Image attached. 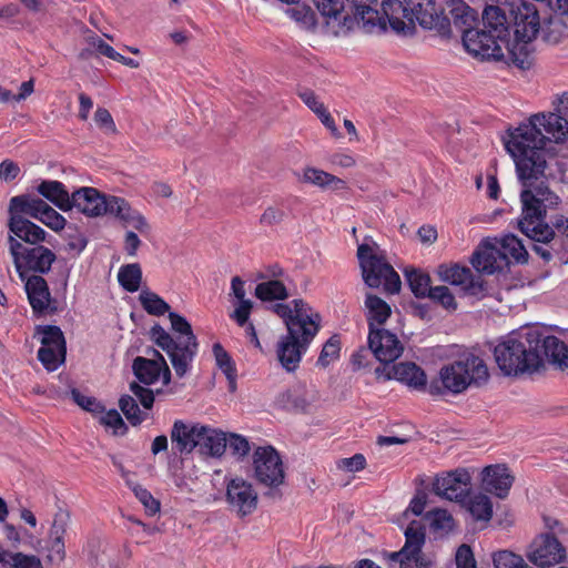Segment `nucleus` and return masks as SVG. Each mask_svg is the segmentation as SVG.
I'll list each match as a JSON object with an SVG mask.
<instances>
[{
	"mask_svg": "<svg viewBox=\"0 0 568 568\" xmlns=\"http://www.w3.org/2000/svg\"><path fill=\"white\" fill-rule=\"evenodd\" d=\"M416 481L420 487L416 488L415 495L412 498L408 508L403 513V518L408 521L410 520V515L418 517L424 515V509L428 500V495L424 488L425 480L423 478H417Z\"/></svg>",
	"mask_w": 568,
	"mask_h": 568,
	"instance_id": "09e8293b",
	"label": "nucleus"
},
{
	"mask_svg": "<svg viewBox=\"0 0 568 568\" xmlns=\"http://www.w3.org/2000/svg\"><path fill=\"white\" fill-rule=\"evenodd\" d=\"M379 246L376 242H364L357 247V260L364 283L371 288L384 286L388 294H397L400 291L402 282L398 273L386 261V257L378 253Z\"/></svg>",
	"mask_w": 568,
	"mask_h": 568,
	"instance_id": "1a4fd4ad",
	"label": "nucleus"
},
{
	"mask_svg": "<svg viewBox=\"0 0 568 568\" xmlns=\"http://www.w3.org/2000/svg\"><path fill=\"white\" fill-rule=\"evenodd\" d=\"M456 568H476V560L471 548L463 544L457 548L456 556Z\"/></svg>",
	"mask_w": 568,
	"mask_h": 568,
	"instance_id": "e2e57ef3",
	"label": "nucleus"
},
{
	"mask_svg": "<svg viewBox=\"0 0 568 568\" xmlns=\"http://www.w3.org/2000/svg\"><path fill=\"white\" fill-rule=\"evenodd\" d=\"M326 24L336 23L341 29L352 30L362 23L365 32L385 30V23L377 11L378 0H313Z\"/></svg>",
	"mask_w": 568,
	"mask_h": 568,
	"instance_id": "39448f33",
	"label": "nucleus"
},
{
	"mask_svg": "<svg viewBox=\"0 0 568 568\" xmlns=\"http://www.w3.org/2000/svg\"><path fill=\"white\" fill-rule=\"evenodd\" d=\"M203 425L199 423H184L178 419L173 423L170 436L174 449L181 455L191 454L199 445L200 429Z\"/></svg>",
	"mask_w": 568,
	"mask_h": 568,
	"instance_id": "393cba45",
	"label": "nucleus"
},
{
	"mask_svg": "<svg viewBox=\"0 0 568 568\" xmlns=\"http://www.w3.org/2000/svg\"><path fill=\"white\" fill-rule=\"evenodd\" d=\"M38 335H41L38 361L49 372H53L65 362L67 342L63 332L55 325H38Z\"/></svg>",
	"mask_w": 568,
	"mask_h": 568,
	"instance_id": "f8f14e48",
	"label": "nucleus"
},
{
	"mask_svg": "<svg viewBox=\"0 0 568 568\" xmlns=\"http://www.w3.org/2000/svg\"><path fill=\"white\" fill-rule=\"evenodd\" d=\"M393 378L416 389L425 388L427 382L425 372L412 362L393 364L385 375V379Z\"/></svg>",
	"mask_w": 568,
	"mask_h": 568,
	"instance_id": "2f4dec72",
	"label": "nucleus"
},
{
	"mask_svg": "<svg viewBox=\"0 0 568 568\" xmlns=\"http://www.w3.org/2000/svg\"><path fill=\"white\" fill-rule=\"evenodd\" d=\"M292 311L295 322L291 321L290 331H300L306 336H316L320 331L321 315L308 306L303 300H294Z\"/></svg>",
	"mask_w": 568,
	"mask_h": 568,
	"instance_id": "cd10ccee",
	"label": "nucleus"
},
{
	"mask_svg": "<svg viewBox=\"0 0 568 568\" xmlns=\"http://www.w3.org/2000/svg\"><path fill=\"white\" fill-rule=\"evenodd\" d=\"M38 221L54 232L63 230L67 223V220L59 212L41 199H38Z\"/></svg>",
	"mask_w": 568,
	"mask_h": 568,
	"instance_id": "c03bdc74",
	"label": "nucleus"
},
{
	"mask_svg": "<svg viewBox=\"0 0 568 568\" xmlns=\"http://www.w3.org/2000/svg\"><path fill=\"white\" fill-rule=\"evenodd\" d=\"M139 301L144 311L154 316H161L170 312V305L156 293L149 290H142Z\"/></svg>",
	"mask_w": 568,
	"mask_h": 568,
	"instance_id": "de8ad7c7",
	"label": "nucleus"
},
{
	"mask_svg": "<svg viewBox=\"0 0 568 568\" xmlns=\"http://www.w3.org/2000/svg\"><path fill=\"white\" fill-rule=\"evenodd\" d=\"M135 497L143 504V506L151 513H156L160 509V503L152 496V494L142 486L133 488Z\"/></svg>",
	"mask_w": 568,
	"mask_h": 568,
	"instance_id": "69168bd1",
	"label": "nucleus"
},
{
	"mask_svg": "<svg viewBox=\"0 0 568 568\" xmlns=\"http://www.w3.org/2000/svg\"><path fill=\"white\" fill-rule=\"evenodd\" d=\"M341 352V338L338 335L331 336L323 345L321 354L317 358V365L325 368L332 362L339 357Z\"/></svg>",
	"mask_w": 568,
	"mask_h": 568,
	"instance_id": "3c124183",
	"label": "nucleus"
},
{
	"mask_svg": "<svg viewBox=\"0 0 568 568\" xmlns=\"http://www.w3.org/2000/svg\"><path fill=\"white\" fill-rule=\"evenodd\" d=\"M129 388L131 393L136 397V402L139 400L145 410H150L153 407L155 396L152 389L142 386L138 382H132Z\"/></svg>",
	"mask_w": 568,
	"mask_h": 568,
	"instance_id": "4d7b16f0",
	"label": "nucleus"
},
{
	"mask_svg": "<svg viewBox=\"0 0 568 568\" xmlns=\"http://www.w3.org/2000/svg\"><path fill=\"white\" fill-rule=\"evenodd\" d=\"M470 263L476 271L485 274L501 272L506 266L501 262L499 248L486 242H483L481 247L474 252Z\"/></svg>",
	"mask_w": 568,
	"mask_h": 568,
	"instance_id": "c756f323",
	"label": "nucleus"
},
{
	"mask_svg": "<svg viewBox=\"0 0 568 568\" xmlns=\"http://www.w3.org/2000/svg\"><path fill=\"white\" fill-rule=\"evenodd\" d=\"M286 14L301 24L304 29H313L316 24L315 13L307 6H296L286 9Z\"/></svg>",
	"mask_w": 568,
	"mask_h": 568,
	"instance_id": "6e6d98bb",
	"label": "nucleus"
},
{
	"mask_svg": "<svg viewBox=\"0 0 568 568\" xmlns=\"http://www.w3.org/2000/svg\"><path fill=\"white\" fill-rule=\"evenodd\" d=\"M286 219V213L280 206H267L260 216V224L262 226L272 227L280 225Z\"/></svg>",
	"mask_w": 568,
	"mask_h": 568,
	"instance_id": "bf43d9fd",
	"label": "nucleus"
},
{
	"mask_svg": "<svg viewBox=\"0 0 568 568\" xmlns=\"http://www.w3.org/2000/svg\"><path fill=\"white\" fill-rule=\"evenodd\" d=\"M148 354L152 357L138 356L133 359L132 371L141 384L152 385L161 376V361L151 353V349L148 351Z\"/></svg>",
	"mask_w": 568,
	"mask_h": 568,
	"instance_id": "c9c22d12",
	"label": "nucleus"
},
{
	"mask_svg": "<svg viewBox=\"0 0 568 568\" xmlns=\"http://www.w3.org/2000/svg\"><path fill=\"white\" fill-rule=\"evenodd\" d=\"M254 478L267 490L264 497L272 500L282 498L280 486L285 483V470L282 458L273 446L257 447L253 453Z\"/></svg>",
	"mask_w": 568,
	"mask_h": 568,
	"instance_id": "9b49d317",
	"label": "nucleus"
},
{
	"mask_svg": "<svg viewBox=\"0 0 568 568\" xmlns=\"http://www.w3.org/2000/svg\"><path fill=\"white\" fill-rule=\"evenodd\" d=\"M103 415L100 417L99 422L105 427L113 429V435L123 436L128 433L129 427L123 420L120 413L112 408L110 410H104Z\"/></svg>",
	"mask_w": 568,
	"mask_h": 568,
	"instance_id": "603ef678",
	"label": "nucleus"
},
{
	"mask_svg": "<svg viewBox=\"0 0 568 568\" xmlns=\"http://www.w3.org/2000/svg\"><path fill=\"white\" fill-rule=\"evenodd\" d=\"M460 506L468 513L470 519L479 525L480 529L487 528L493 518L494 509L490 497L483 493H471L462 500Z\"/></svg>",
	"mask_w": 568,
	"mask_h": 568,
	"instance_id": "bb28decb",
	"label": "nucleus"
},
{
	"mask_svg": "<svg viewBox=\"0 0 568 568\" xmlns=\"http://www.w3.org/2000/svg\"><path fill=\"white\" fill-rule=\"evenodd\" d=\"M514 40L509 41L510 62L521 70H528L535 62L534 40L540 31V17L536 4L529 1L511 3Z\"/></svg>",
	"mask_w": 568,
	"mask_h": 568,
	"instance_id": "423d86ee",
	"label": "nucleus"
},
{
	"mask_svg": "<svg viewBox=\"0 0 568 568\" xmlns=\"http://www.w3.org/2000/svg\"><path fill=\"white\" fill-rule=\"evenodd\" d=\"M200 429L201 436L199 437V452L202 455L211 457H221L226 449L227 438L226 434L220 429L212 428L203 425Z\"/></svg>",
	"mask_w": 568,
	"mask_h": 568,
	"instance_id": "473e14b6",
	"label": "nucleus"
},
{
	"mask_svg": "<svg viewBox=\"0 0 568 568\" xmlns=\"http://www.w3.org/2000/svg\"><path fill=\"white\" fill-rule=\"evenodd\" d=\"M0 568H36V556L11 552L0 546Z\"/></svg>",
	"mask_w": 568,
	"mask_h": 568,
	"instance_id": "49530a36",
	"label": "nucleus"
},
{
	"mask_svg": "<svg viewBox=\"0 0 568 568\" xmlns=\"http://www.w3.org/2000/svg\"><path fill=\"white\" fill-rule=\"evenodd\" d=\"M471 490V476L466 468H457L436 475L432 485V491L444 499L458 504Z\"/></svg>",
	"mask_w": 568,
	"mask_h": 568,
	"instance_id": "4468645a",
	"label": "nucleus"
},
{
	"mask_svg": "<svg viewBox=\"0 0 568 568\" xmlns=\"http://www.w3.org/2000/svg\"><path fill=\"white\" fill-rule=\"evenodd\" d=\"M365 307L369 331L377 328L376 325L386 323L392 315L390 306L383 298L372 293L366 294Z\"/></svg>",
	"mask_w": 568,
	"mask_h": 568,
	"instance_id": "e433bc0d",
	"label": "nucleus"
},
{
	"mask_svg": "<svg viewBox=\"0 0 568 568\" xmlns=\"http://www.w3.org/2000/svg\"><path fill=\"white\" fill-rule=\"evenodd\" d=\"M55 260L57 256L50 248L38 245V273H48Z\"/></svg>",
	"mask_w": 568,
	"mask_h": 568,
	"instance_id": "338daca9",
	"label": "nucleus"
},
{
	"mask_svg": "<svg viewBox=\"0 0 568 568\" xmlns=\"http://www.w3.org/2000/svg\"><path fill=\"white\" fill-rule=\"evenodd\" d=\"M483 26L495 36V39L505 43V48L508 50L509 28L503 9L497 6L486 7L483 12Z\"/></svg>",
	"mask_w": 568,
	"mask_h": 568,
	"instance_id": "72a5a7b5",
	"label": "nucleus"
},
{
	"mask_svg": "<svg viewBox=\"0 0 568 568\" xmlns=\"http://www.w3.org/2000/svg\"><path fill=\"white\" fill-rule=\"evenodd\" d=\"M303 182L334 191L345 190L347 187L344 180L315 168L304 169Z\"/></svg>",
	"mask_w": 568,
	"mask_h": 568,
	"instance_id": "58836bf2",
	"label": "nucleus"
},
{
	"mask_svg": "<svg viewBox=\"0 0 568 568\" xmlns=\"http://www.w3.org/2000/svg\"><path fill=\"white\" fill-rule=\"evenodd\" d=\"M10 253L16 271L24 284L29 304L36 313V197L30 194L14 196L9 205Z\"/></svg>",
	"mask_w": 568,
	"mask_h": 568,
	"instance_id": "f03ea898",
	"label": "nucleus"
},
{
	"mask_svg": "<svg viewBox=\"0 0 568 568\" xmlns=\"http://www.w3.org/2000/svg\"><path fill=\"white\" fill-rule=\"evenodd\" d=\"M118 282L126 292L139 291L142 282V268L139 263L122 265L118 273Z\"/></svg>",
	"mask_w": 568,
	"mask_h": 568,
	"instance_id": "79ce46f5",
	"label": "nucleus"
},
{
	"mask_svg": "<svg viewBox=\"0 0 568 568\" xmlns=\"http://www.w3.org/2000/svg\"><path fill=\"white\" fill-rule=\"evenodd\" d=\"M65 556L64 541L60 535L45 541L41 547V557L49 564H60Z\"/></svg>",
	"mask_w": 568,
	"mask_h": 568,
	"instance_id": "8fccbe9b",
	"label": "nucleus"
},
{
	"mask_svg": "<svg viewBox=\"0 0 568 568\" xmlns=\"http://www.w3.org/2000/svg\"><path fill=\"white\" fill-rule=\"evenodd\" d=\"M539 338L541 339L538 347V353L542 361L547 358L549 363L557 365L560 369L568 368V346L554 335H544L539 331ZM545 365L542 364V367Z\"/></svg>",
	"mask_w": 568,
	"mask_h": 568,
	"instance_id": "c85d7f7f",
	"label": "nucleus"
},
{
	"mask_svg": "<svg viewBox=\"0 0 568 568\" xmlns=\"http://www.w3.org/2000/svg\"><path fill=\"white\" fill-rule=\"evenodd\" d=\"M377 11L385 29L388 21L394 31L402 32L406 28L405 20L409 23L416 20L424 29L434 30L442 37L450 33L449 20L443 16L442 9L436 8L435 0H384L382 11Z\"/></svg>",
	"mask_w": 568,
	"mask_h": 568,
	"instance_id": "20e7f679",
	"label": "nucleus"
},
{
	"mask_svg": "<svg viewBox=\"0 0 568 568\" xmlns=\"http://www.w3.org/2000/svg\"><path fill=\"white\" fill-rule=\"evenodd\" d=\"M119 407L133 427L141 425L149 418L148 410L140 409L136 399L131 395H122L119 398Z\"/></svg>",
	"mask_w": 568,
	"mask_h": 568,
	"instance_id": "37998d69",
	"label": "nucleus"
},
{
	"mask_svg": "<svg viewBox=\"0 0 568 568\" xmlns=\"http://www.w3.org/2000/svg\"><path fill=\"white\" fill-rule=\"evenodd\" d=\"M488 379L489 373L485 361L474 353H465L440 368L439 381H433L428 392L432 395L460 394L471 385L486 384Z\"/></svg>",
	"mask_w": 568,
	"mask_h": 568,
	"instance_id": "6e6552de",
	"label": "nucleus"
},
{
	"mask_svg": "<svg viewBox=\"0 0 568 568\" xmlns=\"http://www.w3.org/2000/svg\"><path fill=\"white\" fill-rule=\"evenodd\" d=\"M34 90L33 85V79H30L26 82H23L20 87V92L18 94H12L11 91L0 88V102H11L16 101L19 102L21 100H24L27 97H29Z\"/></svg>",
	"mask_w": 568,
	"mask_h": 568,
	"instance_id": "680f3d73",
	"label": "nucleus"
},
{
	"mask_svg": "<svg viewBox=\"0 0 568 568\" xmlns=\"http://www.w3.org/2000/svg\"><path fill=\"white\" fill-rule=\"evenodd\" d=\"M368 351L383 364H393L404 351L397 335L385 328H372L368 333Z\"/></svg>",
	"mask_w": 568,
	"mask_h": 568,
	"instance_id": "a211bd4d",
	"label": "nucleus"
},
{
	"mask_svg": "<svg viewBox=\"0 0 568 568\" xmlns=\"http://www.w3.org/2000/svg\"><path fill=\"white\" fill-rule=\"evenodd\" d=\"M212 351L217 367L225 375L236 371L234 361L220 343L213 344Z\"/></svg>",
	"mask_w": 568,
	"mask_h": 568,
	"instance_id": "13d9d810",
	"label": "nucleus"
},
{
	"mask_svg": "<svg viewBox=\"0 0 568 568\" xmlns=\"http://www.w3.org/2000/svg\"><path fill=\"white\" fill-rule=\"evenodd\" d=\"M70 395L77 405L93 415L102 414L105 410L104 405L95 397L85 396L77 388H72Z\"/></svg>",
	"mask_w": 568,
	"mask_h": 568,
	"instance_id": "5fc2aeb1",
	"label": "nucleus"
},
{
	"mask_svg": "<svg viewBox=\"0 0 568 568\" xmlns=\"http://www.w3.org/2000/svg\"><path fill=\"white\" fill-rule=\"evenodd\" d=\"M523 204V216L518 221V229L527 237L532 240V251L538 254L545 262H549L552 258L554 253L559 254L560 247L564 245V239L557 237L555 231L545 222L546 212L548 209H555L554 206H544L540 209L538 216L527 217L525 212V203Z\"/></svg>",
	"mask_w": 568,
	"mask_h": 568,
	"instance_id": "9d476101",
	"label": "nucleus"
},
{
	"mask_svg": "<svg viewBox=\"0 0 568 568\" xmlns=\"http://www.w3.org/2000/svg\"><path fill=\"white\" fill-rule=\"evenodd\" d=\"M447 9L450 14V18H448L447 14H445V9L440 6H436L437 9L443 10V16H445L449 23L459 30L464 34V30L466 29H473L474 23L477 21V12L470 8L465 1L463 0H449L447 1ZM452 34V32L449 33ZM450 36H445V38H449Z\"/></svg>",
	"mask_w": 568,
	"mask_h": 568,
	"instance_id": "7c9ffc66",
	"label": "nucleus"
},
{
	"mask_svg": "<svg viewBox=\"0 0 568 568\" xmlns=\"http://www.w3.org/2000/svg\"><path fill=\"white\" fill-rule=\"evenodd\" d=\"M226 500L241 517L252 514L257 507V494L252 484L239 477L229 481Z\"/></svg>",
	"mask_w": 568,
	"mask_h": 568,
	"instance_id": "6ab92c4d",
	"label": "nucleus"
},
{
	"mask_svg": "<svg viewBox=\"0 0 568 568\" xmlns=\"http://www.w3.org/2000/svg\"><path fill=\"white\" fill-rule=\"evenodd\" d=\"M529 560L539 567H549L566 558V549L556 535H538L527 552Z\"/></svg>",
	"mask_w": 568,
	"mask_h": 568,
	"instance_id": "f3484780",
	"label": "nucleus"
},
{
	"mask_svg": "<svg viewBox=\"0 0 568 568\" xmlns=\"http://www.w3.org/2000/svg\"><path fill=\"white\" fill-rule=\"evenodd\" d=\"M314 337L306 336L300 331H290L280 337L276 345V358L287 373H293L300 367L302 355L307 351Z\"/></svg>",
	"mask_w": 568,
	"mask_h": 568,
	"instance_id": "dca6fc26",
	"label": "nucleus"
},
{
	"mask_svg": "<svg viewBox=\"0 0 568 568\" xmlns=\"http://www.w3.org/2000/svg\"><path fill=\"white\" fill-rule=\"evenodd\" d=\"M481 487L485 491L505 499L514 484L515 477L504 464L486 466L481 471Z\"/></svg>",
	"mask_w": 568,
	"mask_h": 568,
	"instance_id": "5701e85b",
	"label": "nucleus"
},
{
	"mask_svg": "<svg viewBox=\"0 0 568 568\" xmlns=\"http://www.w3.org/2000/svg\"><path fill=\"white\" fill-rule=\"evenodd\" d=\"M227 445L232 453L239 457H245L251 450L248 440L239 434H230Z\"/></svg>",
	"mask_w": 568,
	"mask_h": 568,
	"instance_id": "0e129e2a",
	"label": "nucleus"
},
{
	"mask_svg": "<svg viewBox=\"0 0 568 568\" xmlns=\"http://www.w3.org/2000/svg\"><path fill=\"white\" fill-rule=\"evenodd\" d=\"M315 400L314 392L297 384L278 393L274 399V407L291 413H307Z\"/></svg>",
	"mask_w": 568,
	"mask_h": 568,
	"instance_id": "412c9836",
	"label": "nucleus"
},
{
	"mask_svg": "<svg viewBox=\"0 0 568 568\" xmlns=\"http://www.w3.org/2000/svg\"><path fill=\"white\" fill-rule=\"evenodd\" d=\"M455 528L452 514L443 508H434L417 519L409 520L404 532H450Z\"/></svg>",
	"mask_w": 568,
	"mask_h": 568,
	"instance_id": "aec40b11",
	"label": "nucleus"
},
{
	"mask_svg": "<svg viewBox=\"0 0 568 568\" xmlns=\"http://www.w3.org/2000/svg\"><path fill=\"white\" fill-rule=\"evenodd\" d=\"M467 52L481 61H499L504 59L505 43L495 39V36L483 29H466L462 36Z\"/></svg>",
	"mask_w": 568,
	"mask_h": 568,
	"instance_id": "ddd939ff",
	"label": "nucleus"
},
{
	"mask_svg": "<svg viewBox=\"0 0 568 568\" xmlns=\"http://www.w3.org/2000/svg\"><path fill=\"white\" fill-rule=\"evenodd\" d=\"M112 196L102 195L97 189L81 187L71 194V210L77 207L89 216L106 214Z\"/></svg>",
	"mask_w": 568,
	"mask_h": 568,
	"instance_id": "4be33fe9",
	"label": "nucleus"
},
{
	"mask_svg": "<svg viewBox=\"0 0 568 568\" xmlns=\"http://www.w3.org/2000/svg\"><path fill=\"white\" fill-rule=\"evenodd\" d=\"M501 262L507 266L509 258L518 264H525L528 261V252L521 241L514 234H506L500 240Z\"/></svg>",
	"mask_w": 568,
	"mask_h": 568,
	"instance_id": "4c0bfd02",
	"label": "nucleus"
},
{
	"mask_svg": "<svg viewBox=\"0 0 568 568\" xmlns=\"http://www.w3.org/2000/svg\"><path fill=\"white\" fill-rule=\"evenodd\" d=\"M428 298L449 312L456 311L458 306L454 294L445 285L434 286Z\"/></svg>",
	"mask_w": 568,
	"mask_h": 568,
	"instance_id": "864d4df0",
	"label": "nucleus"
},
{
	"mask_svg": "<svg viewBox=\"0 0 568 568\" xmlns=\"http://www.w3.org/2000/svg\"><path fill=\"white\" fill-rule=\"evenodd\" d=\"M61 311L59 301L52 297L47 281L38 275V317L54 315Z\"/></svg>",
	"mask_w": 568,
	"mask_h": 568,
	"instance_id": "a19ab883",
	"label": "nucleus"
},
{
	"mask_svg": "<svg viewBox=\"0 0 568 568\" xmlns=\"http://www.w3.org/2000/svg\"><path fill=\"white\" fill-rule=\"evenodd\" d=\"M254 294L261 301L285 300L288 296L285 285L278 280L257 284Z\"/></svg>",
	"mask_w": 568,
	"mask_h": 568,
	"instance_id": "a18cd8bd",
	"label": "nucleus"
},
{
	"mask_svg": "<svg viewBox=\"0 0 568 568\" xmlns=\"http://www.w3.org/2000/svg\"><path fill=\"white\" fill-rule=\"evenodd\" d=\"M405 537L404 547L388 555L389 561L398 564L399 568H427V564L422 558L426 535H405Z\"/></svg>",
	"mask_w": 568,
	"mask_h": 568,
	"instance_id": "b1692460",
	"label": "nucleus"
},
{
	"mask_svg": "<svg viewBox=\"0 0 568 568\" xmlns=\"http://www.w3.org/2000/svg\"><path fill=\"white\" fill-rule=\"evenodd\" d=\"M94 122L99 126L100 130H102L105 134H116L118 129L115 125V122L105 108H98L94 113Z\"/></svg>",
	"mask_w": 568,
	"mask_h": 568,
	"instance_id": "052dcab7",
	"label": "nucleus"
},
{
	"mask_svg": "<svg viewBox=\"0 0 568 568\" xmlns=\"http://www.w3.org/2000/svg\"><path fill=\"white\" fill-rule=\"evenodd\" d=\"M568 140V120L557 113H539L521 123L505 143L506 150L513 156L516 172L524 189L520 200L525 203L527 217L538 216L544 206L560 203L559 196L548 186L552 176L550 166L556 162V155L547 143L565 142Z\"/></svg>",
	"mask_w": 568,
	"mask_h": 568,
	"instance_id": "f257e3e1",
	"label": "nucleus"
},
{
	"mask_svg": "<svg viewBox=\"0 0 568 568\" xmlns=\"http://www.w3.org/2000/svg\"><path fill=\"white\" fill-rule=\"evenodd\" d=\"M169 320L174 332L183 337L174 339L161 325L155 324L151 331L154 343L170 357L175 374L181 378L187 373L197 352V339L191 324L175 312H169Z\"/></svg>",
	"mask_w": 568,
	"mask_h": 568,
	"instance_id": "0eeeda50",
	"label": "nucleus"
},
{
	"mask_svg": "<svg viewBox=\"0 0 568 568\" xmlns=\"http://www.w3.org/2000/svg\"><path fill=\"white\" fill-rule=\"evenodd\" d=\"M38 194L63 212L71 210V195L64 184L59 181L41 180L38 183Z\"/></svg>",
	"mask_w": 568,
	"mask_h": 568,
	"instance_id": "f704fd0d",
	"label": "nucleus"
},
{
	"mask_svg": "<svg viewBox=\"0 0 568 568\" xmlns=\"http://www.w3.org/2000/svg\"><path fill=\"white\" fill-rule=\"evenodd\" d=\"M108 213L119 219L124 227L132 226L141 234H148L151 230L146 219L122 197H111Z\"/></svg>",
	"mask_w": 568,
	"mask_h": 568,
	"instance_id": "a878e982",
	"label": "nucleus"
},
{
	"mask_svg": "<svg viewBox=\"0 0 568 568\" xmlns=\"http://www.w3.org/2000/svg\"><path fill=\"white\" fill-rule=\"evenodd\" d=\"M405 277L415 297L425 298L430 295L433 286L430 285L432 280L428 273L410 267L405 270Z\"/></svg>",
	"mask_w": 568,
	"mask_h": 568,
	"instance_id": "ea45409f",
	"label": "nucleus"
},
{
	"mask_svg": "<svg viewBox=\"0 0 568 568\" xmlns=\"http://www.w3.org/2000/svg\"><path fill=\"white\" fill-rule=\"evenodd\" d=\"M540 341L538 328L513 332L494 348L498 368L505 376L514 377L539 372L542 368Z\"/></svg>",
	"mask_w": 568,
	"mask_h": 568,
	"instance_id": "7ed1b4c3",
	"label": "nucleus"
},
{
	"mask_svg": "<svg viewBox=\"0 0 568 568\" xmlns=\"http://www.w3.org/2000/svg\"><path fill=\"white\" fill-rule=\"evenodd\" d=\"M440 281L458 286L464 294L481 298L486 296V284L480 276H474L469 267L458 263H443L437 267Z\"/></svg>",
	"mask_w": 568,
	"mask_h": 568,
	"instance_id": "2eb2a0df",
	"label": "nucleus"
},
{
	"mask_svg": "<svg viewBox=\"0 0 568 568\" xmlns=\"http://www.w3.org/2000/svg\"><path fill=\"white\" fill-rule=\"evenodd\" d=\"M20 172L19 165L11 160H4L0 163V180L3 182L8 183L16 180Z\"/></svg>",
	"mask_w": 568,
	"mask_h": 568,
	"instance_id": "774afa93",
	"label": "nucleus"
}]
</instances>
